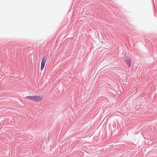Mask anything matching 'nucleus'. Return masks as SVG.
<instances>
[{"label": "nucleus", "instance_id": "f257e3e1", "mask_svg": "<svg viewBox=\"0 0 157 157\" xmlns=\"http://www.w3.org/2000/svg\"><path fill=\"white\" fill-rule=\"evenodd\" d=\"M47 57L46 56H44L42 59L41 63L40 70L42 71L44 69L45 63L46 61Z\"/></svg>", "mask_w": 157, "mask_h": 157}, {"label": "nucleus", "instance_id": "f03ea898", "mask_svg": "<svg viewBox=\"0 0 157 157\" xmlns=\"http://www.w3.org/2000/svg\"><path fill=\"white\" fill-rule=\"evenodd\" d=\"M36 96H28L25 97L26 99H28L30 100L36 102Z\"/></svg>", "mask_w": 157, "mask_h": 157}, {"label": "nucleus", "instance_id": "7ed1b4c3", "mask_svg": "<svg viewBox=\"0 0 157 157\" xmlns=\"http://www.w3.org/2000/svg\"><path fill=\"white\" fill-rule=\"evenodd\" d=\"M126 63L128 65L129 68L130 67L131 64V60L130 59H126L125 61Z\"/></svg>", "mask_w": 157, "mask_h": 157}, {"label": "nucleus", "instance_id": "20e7f679", "mask_svg": "<svg viewBox=\"0 0 157 157\" xmlns=\"http://www.w3.org/2000/svg\"><path fill=\"white\" fill-rule=\"evenodd\" d=\"M42 97L41 96H36V102L40 101L42 100Z\"/></svg>", "mask_w": 157, "mask_h": 157}]
</instances>
